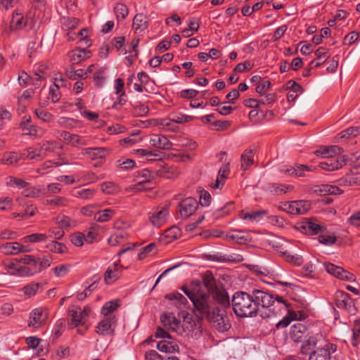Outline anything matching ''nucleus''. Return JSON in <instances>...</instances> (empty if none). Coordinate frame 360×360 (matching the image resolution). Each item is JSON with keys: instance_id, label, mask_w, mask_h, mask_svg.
<instances>
[{"instance_id": "f257e3e1", "label": "nucleus", "mask_w": 360, "mask_h": 360, "mask_svg": "<svg viewBox=\"0 0 360 360\" xmlns=\"http://www.w3.org/2000/svg\"><path fill=\"white\" fill-rule=\"evenodd\" d=\"M285 314L281 320L276 323V327L277 328L287 327L292 321L297 320V314L296 311H292L290 304L287 300L282 297L277 296L274 300V302L266 311L260 314L262 318H271L273 316H281Z\"/></svg>"}, {"instance_id": "f03ea898", "label": "nucleus", "mask_w": 360, "mask_h": 360, "mask_svg": "<svg viewBox=\"0 0 360 360\" xmlns=\"http://www.w3.org/2000/svg\"><path fill=\"white\" fill-rule=\"evenodd\" d=\"M233 310L240 317H252L257 315V305L254 302L252 294L238 291L231 299Z\"/></svg>"}, {"instance_id": "7ed1b4c3", "label": "nucleus", "mask_w": 360, "mask_h": 360, "mask_svg": "<svg viewBox=\"0 0 360 360\" xmlns=\"http://www.w3.org/2000/svg\"><path fill=\"white\" fill-rule=\"evenodd\" d=\"M195 314L201 319L208 318L219 307L209 293L201 292L193 302Z\"/></svg>"}, {"instance_id": "20e7f679", "label": "nucleus", "mask_w": 360, "mask_h": 360, "mask_svg": "<svg viewBox=\"0 0 360 360\" xmlns=\"http://www.w3.org/2000/svg\"><path fill=\"white\" fill-rule=\"evenodd\" d=\"M252 294L254 302L257 305V314L260 311L261 309L266 311L275 299L271 294L258 289H254Z\"/></svg>"}, {"instance_id": "39448f33", "label": "nucleus", "mask_w": 360, "mask_h": 360, "mask_svg": "<svg viewBox=\"0 0 360 360\" xmlns=\"http://www.w3.org/2000/svg\"><path fill=\"white\" fill-rule=\"evenodd\" d=\"M322 265L323 266V269L328 274L340 280L347 281L349 282H354L356 281V276L353 274L345 270L341 266H336L330 262L323 263Z\"/></svg>"}, {"instance_id": "423d86ee", "label": "nucleus", "mask_w": 360, "mask_h": 360, "mask_svg": "<svg viewBox=\"0 0 360 360\" xmlns=\"http://www.w3.org/2000/svg\"><path fill=\"white\" fill-rule=\"evenodd\" d=\"M48 317L49 312L46 309L42 307L36 308L30 314L28 326L39 328L46 323Z\"/></svg>"}, {"instance_id": "0eeeda50", "label": "nucleus", "mask_w": 360, "mask_h": 360, "mask_svg": "<svg viewBox=\"0 0 360 360\" xmlns=\"http://www.w3.org/2000/svg\"><path fill=\"white\" fill-rule=\"evenodd\" d=\"M169 216V207L166 205L158 207L148 213L149 220L156 227L165 224Z\"/></svg>"}, {"instance_id": "6e6552de", "label": "nucleus", "mask_w": 360, "mask_h": 360, "mask_svg": "<svg viewBox=\"0 0 360 360\" xmlns=\"http://www.w3.org/2000/svg\"><path fill=\"white\" fill-rule=\"evenodd\" d=\"M116 325L117 319L115 315L104 316L96 326V333L103 336L112 335L114 334Z\"/></svg>"}, {"instance_id": "1a4fd4ad", "label": "nucleus", "mask_w": 360, "mask_h": 360, "mask_svg": "<svg viewBox=\"0 0 360 360\" xmlns=\"http://www.w3.org/2000/svg\"><path fill=\"white\" fill-rule=\"evenodd\" d=\"M181 218L187 219L193 215L198 207V202L193 198H186L179 203Z\"/></svg>"}, {"instance_id": "9d476101", "label": "nucleus", "mask_w": 360, "mask_h": 360, "mask_svg": "<svg viewBox=\"0 0 360 360\" xmlns=\"http://www.w3.org/2000/svg\"><path fill=\"white\" fill-rule=\"evenodd\" d=\"M30 122V116H24L22 121L20 122V127L24 131V134L34 138L43 136L45 131L37 125L31 124Z\"/></svg>"}, {"instance_id": "9b49d317", "label": "nucleus", "mask_w": 360, "mask_h": 360, "mask_svg": "<svg viewBox=\"0 0 360 360\" xmlns=\"http://www.w3.org/2000/svg\"><path fill=\"white\" fill-rule=\"evenodd\" d=\"M335 304L339 309H343L349 313L355 311L354 302L350 295L342 290H337L335 294Z\"/></svg>"}, {"instance_id": "f8f14e48", "label": "nucleus", "mask_w": 360, "mask_h": 360, "mask_svg": "<svg viewBox=\"0 0 360 360\" xmlns=\"http://www.w3.org/2000/svg\"><path fill=\"white\" fill-rule=\"evenodd\" d=\"M285 210L291 214H304L311 208L307 200H295L285 204Z\"/></svg>"}, {"instance_id": "ddd939ff", "label": "nucleus", "mask_w": 360, "mask_h": 360, "mask_svg": "<svg viewBox=\"0 0 360 360\" xmlns=\"http://www.w3.org/2000/svg\"><path fill=\"white\" fill-rule=\"evenodd\" d=\"M8 268L13 270V274L20 276H30L40 272L39 266H30L13 262L8 265Z\"/></svg>"}, {"instance_id": "4468645a", "label": "nucleus", "mask_w": 360, "mask_h": 360, "mask_svg": "<svg viewBox=\"0 0 360 360\" xmlns=\"http://www.w3.org/2000/svg\"><path fill=\"white\" fill-rule=\"evenodd\" d=\"M207 320L212 323L213 326L220 332H224L230 328L229 323L227 320L220 314L219 307H218L210 316L207 318Z\"/></svg>"}, {"instance_id": "2eb2a0df", "label": "nucleus", "mask_w": 360, "mask_h": 360, "mask_svg": "<svg viewBox=\"0 0 360 360\" xmlns=\"http://www.w3.org/2000/svg\"><path fill=\"white\" fill-rule=\"evenodd\" d=\"M300 228L302 231L309 235H316L323 233L326 231V227L319 224L315 219H307L301 222Z\"/></svg>"}, {"instance_id": "dca6fc26", "label": "nucleus", "mask_w": 360, "mask_h": 360, "mask_svg": "<svg viewBox=\"0 0 360 360\" xmlns=\"http://www.w3.org/2000/svg\"><path fill=\"white\" fill-rule=\"evenodd\" d=\"M321 339H323V337L321 333H316L309 336L301 345V354L308 355L309 356L314 352H315L316 349H314Z\"/></svg>"}, {"instance_id": "f3484780", "label": "nucleus", "mask_w": 360, "mask_h": 360, "mask_svg": "<svg viewBox=\"0 0 360 360\" xmlns=\"http://www.w3.org/2000/svg\"><path fill=\"white\" fill-rule=\"evenodd\" d=\"M68 316L70 317V326L72 328L83 325L85 323V319L82 315V308L77 305H71L68 309Z\"/></svg>"}, {"instance_id": "a211bd4d", "label": "nucleus", "mask_w": 360, "mask_h": 360, "mask_svg": "<svg viewBox=\"0 0 360 360\" xmlns=\"http://www.w3.org/2000/svg\"><path fill=\"white\" fill-rule=\"evenodd\" d=\"M26 252L27 248L18 242L6 243L0 245V252L6 255H15Z\"/></svg>"}, {"instance_id": "6ab92c4d", "label": "nucleus", "mask_w": 360, "mask_h": 360, "mask_svg": "<svg viewBox=\"0 0 360 360\" xmlns=\"http://www.w3.org/2000/svg\"><path fill=\"white\" fill-rule=\"evenodd\" d=\"M149 25L148 17L142 13H137L134 15L132 21V30L136 34L143 33Z\"/></svg>"}, {"instance_id": "aec40b11", "label": "nucleus", "mask_w": 360, "mask_h": 360, "mask_svg": "<svg viewBox=\"0 0 360 360\" xmlns=\"http://www.w3.org/2000/svg\"><path fill=\"white\" fill-rule=\"evenodd\" d=\"M345 165V159L343 157L328 158L325 161L319 162V167L326 171H334L338 169Z\"/></svg>"}, {"instance_id": "412c9836", "label": "nucleus", "mask_w": 360, "mask_h": 360, "mask_svg": "<svg viewBox=\"0 0 360 360\" xmlns=\"http://www.w3.org/2000/svg\"><path fill=\"white\" fill-rule=\"evenodd\" d=\"M59 137L66 143L70 144L73 147H79L81 146L86 145L84 139L81 138L79 135L71 134L67 131H60Z\"/></svg>"}, {"instance_id": "4be33fe9", "label": "nucleus", "mask_w": 360, "mask_h": 360, "mask_svg": "<svg viewBox=\"0 0 360 360\" xmlns=\"http://www.w3.org/2000/svg\"><path fill=\"white\" fill-rule=\"evenodd\" d=\"M29 24L27 18H25L22 13L14 12L10 21V31L22 30Z\"/></svg>"}, {"instance_id": "5701e85b", "label": "nucleus", "mask_w": 360, "mask_h": 360, "mask_svg": "<svg viewBox=\"0 0 360 360\" xmlns=\"http://www.w3.org/2000/svg\"><path fill=\"white\" fill-rule=\"evenodd\" d=\"M108 149L105 147L87 148L82 150V154L91 160H95L104 159L108 155Z\"/></svg>"}, {"instance_id": "b1692460", "label": "nucleus", "mask_w": 360, "mask_h": 360, "mask_svg": "<svg viewBox=\"0 0 360 360\" xmlns=\"http://www.w3.org/2000/svg\"><path fill=\"white\" fill-rule=\"evenodd\" d=\"M150 143L153 147L162 150L170 149L172 146V142L162 134H153L150 139Z\"/></svg>"}, {"instance_id": "393cba45", "label": "nucleus", "mask_w": 360, "mask_h": 360, "mask_svg": "<svg viewBox=\"0 0 360 360\" xmlns=\"http://www.w3.org/2000/svg\"><path fill=\"white\" fill-rule=\"evenodd\" d=\"M306 332L307 327L301 323H297L291 326L290 335L293 341L299 342L302 341Z\"/></svg>"}, {"instance_id": "a878e982", "label": "nucleus", "mask_w": 360, "mask_h": 360, "mask_svg": "<svg viewBox=\"0 0 360 360\" xmlns=\"http://www.w3.org/2000/svg\"><path fill=\"white\" fill-rule=\"evenodd\" d=\"M90 51L86 49H75L69 53L70 60L72 64H78L90 57Z\"/></svg>"}, {"instance_id": "bb28decb", "label": "nucleus", "mask_w": 360, "mask_h": 360, "mask_svg": "<svg viewBox=\"0 0 360 360\" xmlns=\"http://www.w3.org/2000/svg\"><path fill=\"white\" fill-rule=\"evenodd\" d=\"M211 296L216 305L220 304L222 307H227L230 304V299L228 292L224 290L217 289L214 290Z\"/></svg>"}, {"instance_id": "cd10ccee", "label": "nucleus", "mask_w": 360, "mask_h": 360, "mask_svg": "<svg viewBox=\"0 0 360 360\" xmlns=\"http://www.w3.org/2000/svg\"><path fill=\"white\" fill-rule=\"evenodd\" d=\"M21 290L26 298H30L43 290V285L41 283L31 282L25 285Z\"/></svg>"}, {"instance_id": "c85d7f7f", "label": "nucleus", "mask_w": 360, "mask_h": 360, "mask_svg": "<svg viewBox=\"0 0 360 360\" xmlns=\"http://www.w3.org/2000/svg\"><path fill=\"white\" fill-rule=\"evenodd\" d=\"M134 177L137 181V184H135V188L136 190L140 191L142 190V188L141 187L142 184L150 181L151 179V172L146 169H143L136 172Z\"/></svg>"}, {"instance_id": "c756f323", "label": "nucleus", "mask_w": 360, "mask_h": 360, "mask_svg": "<svg viewBox=\"0 0 360 360\" xmlns=\"http://www.w3.org/2000/svg\"><path fill=\"white\" fill-rule=\"evenodd\" d=\"M120 275V271L118 267V264L115 263L113 266H109L105 274L104 281L107 284H111L114 283Z\"/></svg>"}, {"instance_id": "7c9ffc66", "label": "nucleus", "mask_w": 360, "mask_h": 360, "mask_svg": "<svg viewBox=\"0 0 360 360\" xmlns=\"http://www.w3.org/2000/svg\"><path fill=\"white\" fill-rule=\"evenodd\" d=\"M157 348L162 352L174 353L179 350V347L176 342L163 340L160 341L157 345Z\"/></svg>"}, {"instance_id": "2f4dec72", "label": "nucleus", "mask_w": 360, "mask_h": 360, "mask_svg": "<svg viewBox=\"0 0 360 360\" xmlns=\"http://www.w3.org/2000/svg\"><path fill=\"white\" fill-rule=\"evenodd\" d=\"M21 156L25 160H40L45 158V154L40 153L39 148L29 147L22 152Z\"/></svg>"}, {"instance_id": "473e14b6", "label": "nucleus", "mask_w": 360, "mask_h": 360, "mask_svg": "<svg viewBox=\"0 0 360 360\" xmlns=\"http://www.w3.org/2000/svg\"><path fill=\"white\" fill-rule=\"evenodd\" d=\"M34 93V90L29 89L25 90L21 95L18 96V111L21 112L25 111L26 106L28 104V101L32 98Z\"/></svg>"}, {"instance_id": "72a5a7b5", "label": "nucleus", "mask_w": 360, "mask_h": 360, "mask_svg": "<svg viewBox=\"0 0 360 360\" xmlns=\"http://www.w3.org/2000/svg\"><path fill=\"white\" fill-rule=\"evenodd\" d=\"M60 23L62 30L67 32L77 28L80 24V20L73 17H63L60 19Z\"/></svg>"}, {"instance_id": "f704fd0d", "label": "nucleus", "mask_w": 360, "mask_h": 360, "mask_svg": "<svg viewBox=\"0 0 360 360\" xmlns=\"http://www.w3.org/2000/svg\"><path fill=\"white\" fill-rule=\"evenodd\" d=\"M44 194H46V191L40 186H27L22 191V195L26 198H37Z\"/></svg>"}, {"instance_id": "c9c22d12", "label": "nucleus", "mask_w": 360, "mask_h": 360, "mask_svg": "<svg viewBox=\"0 0 360 360\" xmlns=\"http://www.w3.org/2000/svg\"><path fill=\"white\" fill-rule=\"evenodd\" d=\"M55 221L60 228L65 229L66 230L72 229L77 226L76 220L65 215L58 216L56 218Z\"/></svg>"}, {"instance_id": "e433bc0d", "label": "nucleus", "mask_w": 360, "mask_h": 360, "mask_svg": "<svg viewBox=\"0 0 360 360\" xmlns=\"http://www.w3.org/2000/svg\"><path fill=\"white\" fill-rule=\"evenodd\" d=\"M136 153L140 157L144 159L147 162H153L157 160H161L160 154L158 152H154L148 149H138L136 150Z\"/></svg>"}, {"instance_id": "4c0bfd02", "label": "nucleus", "mask_w": 360, "mask_h": 360, "mask_svg": "<svg viewBox=\"0 0 360 360\" xmlns=\"http://www.w3.org/2000/svg\"><path fill=\"white\" fill-rule=\"evenodd\" d=\"M283 258L292 265L300 266L303 262V257L297 254H292L288 251L281 252Z\"/></svg>"}, {"instance_id": "58836bf2", "label": "nucleus", "mask_w": 360, "mask_h": 360, "mask_svg": "<svg viewBox=\"0 0 360 360\" xmlns=\"http://www.w3.org/2000/svg\"><path fill=\"white\" fill-rule=\"evenodd\" d=\"M160 320L165 327L173 331L176 330L180 325V321L172 315H162Z\"/></svg>"}, {"instance_id": "ea45409f", "label": "nucleus", "mask_w": 360, "mask_h": 360, "mask_svg": "<svg viewBox=\"0 0 360 360\" xmlns=\"http://www.w3.org/2000/svg\"><path fill=\"white\" fill-rule=\"evenodd\" d=\"M46 248L51 252L55 254H64L67 252L68 248L65 244L57 240H51L46 245Z\"/></svg>"}, {"instance_id": "a19ab883", "label": "nucleus", "mask_w": 360, "mask_h": 360, "mask_svg": "<svg viewBox=\"0 0 360 360\" xmlns=\"http://www.w3.org/2000/svg\"><path fill=\"white\" fill-rule=\"evenodd\" d=\"M317 188L315 191H319L321 195H338L342 193L340 188L336 186L323 184Z\"/></svg>"}, {"instance_id": "79ce46f5", "label": "nucleus", "mask_w": 360, "mask_h": 360, "mask_svg": "<svg viewBox=\"0 0 360 360\" xmlns=\"http://www.w3.org/2000/svg\"><path fill=\"white\" fill-rule=\"evenodd\" d=\"M241 160V169L243 171L247 170L254 163V154L253 152L250 150H245L240 158Z\"/></svg>"}, {"instance_id": "37998d69", "label": "nucleus", "mask_w": 360, "mask_h": 360, "mask_svg": "<svg viewBox=\"0 0 360 360\" xmlns=\"http://www.w3.org/2000/svg\"><path fill=\"white\" fill-rule=\"evenodd\" d=\"M157 252L158 249L155 243H151L140 250L138 255L139 259L142 260L148 256L154 255Z\"/></svg>"}, {"instance_id": "c03bdc74", "label": "nucleus", "mask_w": 360, "mask_h": 360, "mask_svg": "<svg viewBox=\"0 0 360 360\" xmlns=\"http://www.w3.org/2000/svg\"><path fill=\"white\" fill-rule=\"evenodd\" d=\"M115 213V210L110 208L102 211L98 210L94 216V219L98 222H105L109 221L114 216Z\"/></svg>"}, {"instance_id": "a18cd8bd", "label": "nucleus", "mask_w": 360, "mask_h": 360, "mask_svg": "<svg viewBox=\"0 0 360 360\" xmlns=\"http://www.w3.org/2000/svg\"><path fill=\"white\" fill-rule=\"evenodd\" d=\"M34 114L38 119L45 123H49L54 119L53 115L44 109L42 107L36 108L34 110Z\"/></svg>"}, {"instance_id": "49530a36", "label": "nucleus", "mask_w": 360, "mask_h": 360, "mask_svg": "<svg viewBox=\"0 0 360 360\" xmlns=\"http://www.w3.org/2000/svg\"><path fill=\"white\" fill-rule=\"evenodd\" d=\"M114 13L118 20H122L128 15L129 9L125 4L122 3H117L114 6Z\"/></svg>"}, {"instance_id": "de8ad7c7", "label": "nucleus", "mask_w": 360, "mask_h": 360, "mask_svg": "<svg viewBox=\"0 0 360 360\" xmlns=\"http://www.w3.org/2000/svg\"><path fill=\"white\" fill-rule=\"evenodd\" d=\"M120 307L119 300H112L106 302L101 309V314L104 316H109L112 315V313Z\"/></svg>"}, {"instance_id": "09e8293b", "label": "nucleus", "mask_w": 360, "mask_h": 360, "mask_svg": "<svg viewBox=\"0 0 360 360\" xmlns=\"http://www.w3.org/2000/svg\"><path fill=\"white\" fill-rule=\"evenodd\" d=\"M328 351L323 348H317L315 352L309 356V360H330Z\"/></svg>"}, {"instance_id": "8fccbe9b", "label": "nucleus", "mask_w": 360, "mask_h": 360, "mask_svg": "<svg viewBox=\"0 0 360 360\" xmlns=\"http://www.w3.org/2000/svg\"><path fill=\"white\" fill-rule=\"evenodd\" d=\"M106 68H100L94 73V82L95 84L101 87L105 82Z\"/></svg>"}, {"instance_id": "3c124183", "label": "nucleus", "mask_w": 360, "mask_h": 360, "mask_svg": "<svg viewBox=\"0 0 360 360\" xmlns=\"http://www.w3.org/2000/svg\"><path fill=\"white\" fill-rule=\"evenodd\" d=\"M169 120L175 123L184 124L193 121L194 117L181 113H173L169 115Z\"/></svg>"}, {"instance_id": "603ef678", "label": "nucleus", "mask_w": 360, "mask_h": 360, "mask_svg": "<svg viewBox=\"0 0 360 360\" xmlns=\"http://www.w3.org/2000/svg\"><path fill=\"white\" fill-rule=\"evenodd\" d=\"M68 164H69L68 160H63L62 162H52L51 160H48V161L44 162L40 166V167H39L37 169V172L39 174H46V171L48 169H50V168L53 167V166L58 167V166H60V165H68Z\"/></svg>"}, {"instance_id": "864d4df0", "label": "nucleus", "mask_w": 360, "mask_h": 360, "mask_svg": "<svg viewBox=\"0 0 360 360\" xmlns=\"http://www.w3.org/2000/svg\"><path fill=\"white\" fill-rule=\"evenodd\" d=\"M20 159V155L15 152L5 153L1 159V163L7 165H13Z\"/></svg>"}, {"instance_id": "5fc2aeb1", "label": "nucleus", "mask_w": 360, "mask_h": 360, "mask_svg": "<svg viewBox=\"0 0 360 360\" xmlns=\"http://www.w3.org/2000/svg\"><path fill=\"white\" fill-rule=\"evenodd\" d=\"M126 236L127 234L123 231H119L115 232L108 238V243L111 246H117L123 241Z\"/></svg>"}, {"instance_id": "6e6d98bb", "label": "nucleus", "mask_w": 360, "mask_h": 360, "mask_svg": "<svg viewBox=\"0 0 360 360\" xmlns=\"http://www.w3.org/2000/svg\"><path fill=\"white\" fill-rule=\"evenodd\" d=\"M48 238V236L44 233H32L22 238L25 243H39L45 241Z\"/></svg>"}, {"instance_id": "4d7b16f0", "label": "nucleus", "mask_w": 360, "mask_h": 360, "mask_svg": "<svg viewBox=\"0 0 360 360\" xmlns=\"http://www.w3.org/2000/svg\"><path fill=\"white\" fill-rule=\"evenodd\" d=\"M96 193V190L91 188H82L76 191L74 196L84 200L91 199Z\"/></svg>"}, {"instance_id": "13d9d810", "label": "nucleus", "mask_w": 360, "mask_h": 360, "mask_svg": "<svg viewBox=\"0 0 360 360\" xmlns=\"http://www.w3.org/2000/svg\"><path fill=\"white\" fill-rule=\"evenodd\" d=\"M101 205L98 203L89 204L82 207L80 210V212L84 216L91 217L97 213Z\"/></svg>"}, {"instance_id": "bf43d9fd", "label": "nucleus", "mask_w": 360, "mask_h": 360, "mask_svg": "<svg viewBox=\"0 0 360 360\" xmlns=\"http://www.w3.org/2000/svg\"><path fill=\"white\" fill-rule=\"evenodd\" d=\"M166 298L173 300H176L177 301V303L179 304V307H186L187 304H188L186 298L181 293L179 292H174L170 293L166 295Z\"/></svg>"}, {"instance_id": "052dcab7", "label": "nucleus", "mask_w": 360, "mask_h": 360, "mask_svg": "<svg viewBox=\"0 0 360 360\" xmlns=\"http://www.w3.org/2000/svg\"><path fill=\"white\" fill-rule=\"evenodd\" d=\"M198 193H199V202L202 206H208L211 202V195L207 191L203 188H199L198 189Z\"/></svg>"}, {"instance_id": "680f3d73", "label": "nucleus", "mask_w": 360, "mask_h": 360, "mask_svg": "<svg viewBox=\"0 0 360 360\" xmlns=\"http://www.w3.org/2000/svg\"><path fill=\"white\" fill-rule=\"evenodd\" d=\"M69 200L67 198L62 196H56L51 199L46 200V205H55L58 207L68 206Z\"/></svg>"}, {"instance_id": "e2e57ef3", "label": "nucleus", "mask_w": 360, "mask_h": 360, "mask_svg": "<svg viewBox=\"0 0 360 360\" xmlns=\"http://www.w3.org/2000/svg\"><path fill=\"white\" fill-rule=\"evenodd\" d=\"M290 186H285L284 184H270L268 185V190L273 193L275 194H282L285 193Z\"/></svg>"}, {"instance_id": "0e129e2a", "label": "nucleus", "mask_w": 360, "mask_h": 360, "mask_svg": "<svg viewBox=\"0 0 360 360\" xmlns=\"http://www.w3.org/2000/svg\"><path fill=\"white\" fill-rule=\"evenodd\" d=\"M101 191L105 194H115L119 191V188L113 182H104L101 185Z\"/></svg>"}, {"instance_id": "69168bd1", "label": "nucleus", "mask_w": 360, "mask_h": 360, "mask_svg": "<svg viewBox=\"0 0 360 360\" xmlns=\"http://www.w3.org/2000/svg\"><path fill=\"white\" fill-rule=\"evenodd\" d=\"M203 283L205 286L207 288L208 291L210 292H213L214 290L217 289L215 279L212 276V274H206L203 278Z\"/></svg>"}, {"instance_id": "338daca9", "label": "nucleus", "mask_w": 360, "mask_h": 360, "mask_svg": "<svg viewBox=\"0 0 360 360\" xmlns=\"http://www.w3.org/2000/svg\"><path fill=\"white\" fill-rule=\"evenodd\" d=\"M352 345L357 346L360 343V320H356L353 326Z\"/></svg>"}, {"instance_id": "774afa93", "label": "nucleus", "mask_w": 360, "mask_h": 360, "mask_svg": "<svg viewBox=\"0 0 360 360\" xmlns=\"http://www.w3.org/2000/svg\"><path fill=\"white\" fill-rule=\"evenodd\" d=\"M316 270V265L312 262H308L302 269V274L309 278H314Z\"/></svg>"}]
</instances>
